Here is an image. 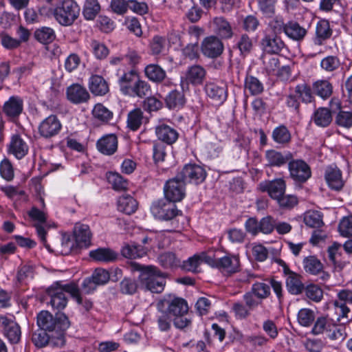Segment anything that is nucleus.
<instances>
[{
  "label": "nucleus",
  "instance_id": "nucleus-1",
  "mask_svg": "<svg viewBox=\"0 0 352 352\" xmlns=\"http://www.w3.org/2000/svg\"><path fill=\"white\" fill-rule=\"evenodd\" d=\"M131 270L140 272L138 280L144 290L154 294L162 293L166 285V274L154 265H143L135 261L129 263Z\"/></svg>",
  "mask_w": 352,
  "mask_h": 352
},
{
  "label": "nucleus",
  "instance_id": "nucleus-2",
  "mask_svg": "<svg viewBox=\"0 0 352 352\" xmlns=\"http://www.w3.org/2000/svg\"><path fill=\"white\" fill-rule=\"evenodd\" d=\"M37 324L39 328L56 336L55 345L65 344V332L70 326V322L65 314L57 313L54 316L48 311H41L37 315Z\"/></svg>",
  "mask_w": 352,
  "mask_h": 352
},
{
  "label": "nucleus",
  "instance_id": "nucleus-3",
  "mask_svg": "<svg viewBox=\"0 0 352 352\" xmlns=\"http://www.w3.org/2000/svg\"><path fill=\"white\" fill-rule=\"evenodd\" d=\"M157 307L166 309L165 311L173 317L175 328L183 330L191 326L192 320L188 317L189 307L184 298L169 294L158 302Z\"/></svg>",
  "mask_w": 352,
  "mask_h": 352
},
{
  "label": "nucleus",
  "instance_id": "nucleus-4",
  "mask_svg": "<svg viewBox=\"0 0 352 352\" xmlns=\"http://www.w3.org/2000/svg\"><path fill=\"white\" fill-rule=\"evenodd\" d=\"M66 292L69 293L78 304L82 302V298L76 284L69 283L60 285L57 282L47 289V294L50 298V303L54 309L61 310L65 308L67 304Z\"/></svg>",
  "mask_w": 352,
  "mask_h": 352
},
{
  "label": "nucleus",
  "instance_id": "nucleus-5",
  "mask_svg": "<svg viewBox=\"0 0 352 352\" xmlns=\"http://www.w3.org/2000/svg\"><path fill=\"white\" fill-rule=\"evenodd\" d=\"M152 215L157 219L161 221H170L173 229L168 231L172 232L179 228V224L175 219L182 215V212L177 209L175 202L166 197L154 201L150 208Z\"/></svg>",
  "mask_w": 352,
  "mask_h": 352
},
{
  "label": "nucleus",
  "instance_id": "nucleus-6",
  "mask_svg": "<svg viewBox=\"0 0 352 352\" xmlns=\"http://www.w3.org/2000/svg\"><path fill=\"white\" fill-rule=\"evenodd\" d=\"M56 21L63 26H70L80 14V7L74 0H63L53 11Z\"/></svg>",
  "mask_w": 352,
  "mask_h": 352
},
{
  "label": "nucleus",
  "instance_id": "nucleus-7",
  "mask_svg": "<svg viewBox=\"0 0 352 352\" xmlns=\"http://www.w3.org/2000/svg\"><path fill=\"white\" fill-rule=\"evenodd\" d=\"M186 183L177 173L175 177L169 179L164 184L165 197L175 203L182 201L186 195Z\"/></svg>",
  "mask_w": 352,
  "mask_h": 352
},
{
  "label": "nucleus",
  "instance_id": "nucleus-8",
  "mask_svg": "<svg viewBox=\"0 0 352 352\" xmlns=\"http://www.w3.org/2000/svg\"><path fill=\"white\" fill-rule=\"evenodd\" d=\"M177 174L186 184L195 185L204 182L207 176L204 168L196 164H186Z\"/></svg>",
  "mask_w": 352,
  "mask_h": 352
},
{
  "label": "nucleus",
  "instance_id": "nucleus-9",
  "mask_svg": "<svg viewBox=\"0 0 352 352\" xmlns=\"http://www.w3.org/2000/svg\"><path fill=\"white\" fill-rule=\"evenodd\" d=\"M288 170L290 177L296 183L303 184L311 176L310 166L302 160H290Z\"/></svg>",
  "mask_w": 352,
  "mask_h": 352
},
{
  "label": "nucleus",
  "instance_id": "nucleus-10",
  "mask_svg": "<svg viewBox=\"0 0 352 352\" xmlns=\"http://www.w3.org/2000/svg\"><path fill=\"white\" fill-rule=\"evenodd\" d=\"M201 52L204 56L208 58H217L223 52V41L217 36H206L201 43Z\"/></svg>",
  "mask_w": 352,
  "mask_h": 352
},
{
  "label": "nucleus",
  "instance_id": "nucleus-11",
  "mask_svg": "<svg viewBox=\"0 0 352 352\" xmlns=\"http://www.w3.org/2000/svg\"><path fill=\"white\" fill-rule=\"evenodd\" d=\"M212 263L210 266L216 267L222 273L230 275L236 272L239 269L240 261L238 256L226 254L224 256L216 258L211 255Z\"/></svg>",
  "mask_w": 352,
  "mask_h": 352
},
{
  "label": "nucleus",
  "instance_id": "nucleus-12",
  "mask_svg": "<svg viewBox=\"0 0 352 352\" xmlns=\"http://www.w3.org/2000/svg\"><path fill=\"white\" fill-rule=\"evenodd\" d=\"M38 133L45 139L56 136L62 129V124L58 117L50 115L45 118L38 125Z\"/></svg>",
  "mask_w": 352,
  "mask_h": 352
},
{
  "label": "nucleus",
  "instance_id": "nucleus-13",
  "mask_svg": "<svg viewBox=\"0 0 352 352\" xmlns=\"http://www.w3.org/2000/svg\"><path fill=\"white\" fill-rule=\"evenodd\" d=\"M262 50L269 54H277L285 47V45L277 32H266L261 41Z\"/></svg>",
  "mask_w": 352,
  "mask_h": 352
},
{
  "label": "nucleus",
  "instance_id": "nucleus-14",
  "mask_svg": "<svg viewBox=\"0 0 352 352\" xmlns=\"http://www.w3.org/2000/svg\"><path fill=\"white\" fill-rule=\"evenodd\" d=\"M302 266L305 272L313 276H318L322 281H327L330 274L324 270V265L316 256H308L303 258Z\"/></svg>",
  "mask_w": 352,
  "mask_h": 352
},
{
  "label": "nucleus",
  "instance_id": "nucleus-15",
  "mask_svg": "<svg viewBox=\"0 0 352 352\" xmlns=\"http://www.w3.org/2000/svg\"><path fill=\"white\" fill-rule=\"evenodd\" d=\"M204 91L206 96L216 104H223L228 97L227 86L223 82H207L204 86Z\"/></svg>",
  "mask_w": 352,
  "mask_h": 352
},
{
  "label": "nucleus",
  "instance_id": "nucleus-16",
  "mask_svg": "<svg viewBox=\"0 0 352 352\" xmlns=\"http://www.w3.org/2000/svg\"><path fill=\"white\" fill-rule=\"evenodd\" d=\"M213 32L221 41L232 38L234 32L230 22L223 16L214 17L210 22Z\"/></svg>",
  "mask_w": 352,
  "mask_h": 352
},
{
  "label": "nucleus",
  "instance_id": "nucleus-17",
  "mask_svg": "<svg viewBox=\"0 0 352 352\" xmlns=\"http://www.w3.org/2000/svg\"><path fill=\"white\" fill-rule=\"evenodd\" d=\"M212 262L211 254L206 252H201L194 254L182 263L181 262L180 267L186 272L198 273L200 272L199 268L202 263L210 265V263H212Z\"/></svg>",
  "mask_w": 352,
  "mask_h": 352
},
{
  "label": "nucleus",
  "instance_id": "nucleus-18",
  "mask_svg": "<svg viewBox=\"0 0 352 352\" xmlns=\"http://www.w3.org/2000/svg\"><path fill=\"white\" fill-rule=\"evenodd\" d=\"M258 188L261 191L267 192L272 199L276 201L285 192L286 182L284 179L278 178L261 182Z\"/></svg>",
  "mask_w": 352,
  "mask_h": 352
},
{
  "label": "nucleus",
  "instance_id": "nucleus-19",
  "mask_svg": "<svg viewBox=\"0 0 352 352\" xmlns=\"http://www.w3.org/2000/svg\"><path fill=\"white\" fill-rule=\"evenodd\" d=\"M0 324L3 329V334L11 344H16L21 339V328L12 318L0 315Z\"/></svg>",
  "mask_w": 352,
  "mask_h": 352
},
{
  "label": "nucleus",
  "instance_id": "nucleus-20",
  "mask_svg": "<svg viewBox=\"0 0 352 352\" xmlns=\"http://www.w3.org/2000/svg\"><path fill=\"white\" fill-rule=\"evenodd\" d=\"M341 244L335 242L329 246L327 250L329 264L332 265L333 270L337 272L342 271L349 263L345 260L340 251Z\"/></svg>",
  "mask_w": 352,
  "mask_h": 352
},
{
  "label": "nucleus",
  "instance_id": "nucleus-21",
  "mask_svg": "<svg viewBox=\"0 0 352 352\" xmlns=\"http://www.w3.org/2000/svg\"><path fill=\"white\" fill-rule=\"evenodd\" d=\"M29 151L28 143L18 133L12 134L8 144V153L13 155L16 159H23Z\"/></svg>",
  "mask_w": 352,
  "mask_h": 352
},
{
  "label": "nucleus",
  "instance_id": "nucleus-22",
  "mask_svg": "<svg viewBox=\"0 0 352 352\" xmlns=\"http://www.w3.org/2000/svg\"><path fill=\"white\" fill-rule=\"evenodd\" d=\"M207 75L206 69L200 65L195 64L188 67L185 72V81L188 85L197 87L203 85Z\"/></svg>",
  "mask_w": 352,
  "mask_h": 352
},
{
  "label": "nucleus",
  "instance_id": "nucleus-23",
  "mask_svg": "<svg viewBox=\"0 0 352 352\" xmlns=\"http://www.w3.org/2000/svg\"><path fill=\"white\" fill-rule=\"evenodd\" d=\"M284 265V272L287 275L285 283L289 293L293 295L301 294L305 289L304 284L302 283L300 275L289 270L288 266L283 261Z\"/></svg>",
  "mask_w": 352,
  "mask_h": 352
},
{
  "label": "nucleus",
  "instance_id": "nucleus-24",
  "mask_svg": "<svg viewBox=\"0 0 352 352\" xmlns=\"http://www.w3.org/2000/svg\"><path fill=\"white\" fill-rule=\"evenodd\" d=\"M23 111V100L19 96H12L6 100L2 108L3 113L10 119H16Z\"/></svg>",
  "mask_w": 352,
  "mask_h": 352
},
{
  "label": "nucleus",
  "instance_id": "nucleus-25",
  "mask_svg": "<svg viewBox=\"0 0 352 352\" xmlns=\"http://www.w3.org/2000/svg\"><path fill=\"white\" fill-rule=\"evenodd\" d=\"M28 215L32 220L38 221V223L34 226L37 235L45 248L50 250V246L46 242V230L42 225L47 220L45 213L36 207H32L28 212Z\"/></svg>",
  "mask_w": 352,
  "mask_h": 352
},
{
  "label": "nucleus",
  "instance_id": "nucleus-26",
  "mask_svg": "<svg viewBox=\"0 0 352 352\" xmlns=\"http://www.w3.org/2000/svg\"><path fill=\"white\" fill-rule=\"evenodd\" d=\"M265 157L267 162L266 166L270 167H280L288 164L290 160H292L293 155L289 152H280L274 149L265 151Z\"/></svg>",
  "mask_w": 352,
  "mask_h": 352
},
{
  "label": "nucleus",
  "instance_id": "nucleus-27",
  "mask_svg": "<svg viewBox=\"0 0 352 352\" xmlns=\"http://www.w3.org/2000/svg\"><path fill=\"white\" fill-rule=\"evenodd\" d=\"M67 98L73 104L87 102L90 95L85 87L79 84H72L67 89Z\"/></svg>",
  "mask_w": 352,
  "mask_h": 352
},
{
  "label": "nucleus",
  "instance_id": "nucleus-28",
  "mask_svg": "<svg viewBox=\"0 0 352 352\" xmlns=\"http://www.w3.org/2000/svg\"><path fill=\"white\" fill-rule=\"evenodd\" d=\"M139 76L138 72L134 69L124 72L120 75L118 78V85L120 92L128 96Z\"/></svg>",
  "mask_w": 352,
  "mask_h": 352
},
{
  "label": "nucleus",
  "instance_id": "nucleus-29",
  "mask_svg": "<svg viewBox=\"0 0 352 352\" xmlns=\"http://www.w3.org/2000/svg\"><path fill=\"white\" fill-rule=\"evenodd\" d=\"M118 138L115 134H107L97 141L96 148L103 155H112L118 149Z\"/></svg>",
  "mask_w": 352,
  "mask_h": 352
},
{
  "label": "nucleus",
  "instance_id": "nucleus-30",
  "mask_svg": "<svg viewBox=\"0 0 352 352\" xmlns=\"http://www.w3.org/2000/svg\"><path fill=\"white\" fill-rule=\"evenodd\" d=\"M324 178L328 186L333 190L339 191L344 186L342 172L336 166H328L325 170Z\"/></svg>",
  "mask_w": 352,
  "mask_h": 352
},
{
  "label": "nucleus",
  "instance_id": "nucleus-31",
  "mask_svg": "<svg viewBox=\"0 0 352 352\" xmlns=\"http://www.w3.org/2000/svg\"><path fill=\"white\" fill-rule=\"evenodd\" d=\"M338 298L340 301L335 300L333 302L336 312L339 316L338 319L348 318L350 309L346 305V302L352 300V292L346 289H342L338 292Z\"/></svg>",
  "mask_w": 352,
  "mask_h": 352
},
{
  "label": "nucleus",
  "instance_id": "nucleus-32",
  "mask_svg": "<svg viewBox=\"0 0 352 352\" xmlns=\"http://www.w3.org/2000/svg\"><path fill=\"white\" fill-rule=\"evenodd\" d=\"M155 133L160 140L167 144L175 143L179 138L177 131L167 124H161L156 126Z\"/></svg>",
  "mask_w": 352,
  "mask_h": 352
},
{
  "label": "nucleus",
  "instance_id": "nucleus-33",
  "mask_svg": "<svg viewBox=\"0 0 352 352\" xmlns=\"http://www.w3.org/2000/svg\"><path fill=\"white\" fill-rule=\"evenodd\" d=\"M90 91L95 96H104L109 91V85L105 79L99 75H92L88 83Z\"/></svg>",
  "mask_w": 352,
  "mask_h": 352
},
{
  "label": "nucleus",
  "instance_id": "nucleus-34",
  "mask_svg": "<svg viewBox=\"0 0 352 352\" xmlns=\"http://www.w3.org/2000/svg\"><path fill=\"white\" fill-rule=\"evenodd\" d=\"M145 76L151 82L160 84L166 78V72L157 64H148L144 69Z\"/></svg>",
  "mask_w": 352,
  "mask_h": 352
},
{
  "label": "nucleus",
  "instance_id": "nucleus-35",
  "mask_svg": "<svg viewBox=\"0 0 352 352\" xmlns=\"http://www.w3.org/2000/svg\"><path fill=\"white\" fill-rule=\"evenodd\" d=\"M56 336L49 332L39 329L34 331L32 336V341L36 347L43 348L46 345H50L55 347H61L54 344Z\"/></svg>",
  "mask_w": 352,
  "mask_h": 352
},
{
  "label": "nucleus",
  "instance_id": "nucleus-36",
  "mask_svg": "<svg viewBox=\"0 0 352 352\" xmlns=\"http://www.w3.org/2000/svg\"><path fill=\"white\" fill-rule=\"evenodd\" d=\"M91 113L94 119L100 124H109L113 119V111L102 103L95 104Z\"/></svg>",
  "mask_w": 352,
  "mask_h": 352
},
{
  "label": "nucleus",
  "instance_id": "nucleus-37",
  "mask_svg": "<svg viewBox=\"0 0 352 352\" xmlns=\"http://www.w3.org/2000/svg\"><path fill=\"white\" fill-rule=\"evenodd\" d=\"M74 234L78 246H88L90 244L91 233L87 225L80 223H76Z\"/></svg>",
  "mask_w": 352,
  "mask_h": 352
},
{
  "label": "nucleus",
  "instance_id": "nucleus-38",
  "mask_svg": "<svg viewBox=\"0 0 352 352\" xmlns=\"http://www.w3.org/2000/svg\"><path fill=\"white\" fill-rule=\"evenodd\" d=\"M164 101L168 109H180L184 106L186 98L182 91L173 89L166 95Z\"/></svg>",
  "mask_w": 352,
  "mask_h": 352
},
{
  "label": "nucleus",
  "instance_id": "nucleus-39",
  "mask_svg": "<svg viewBox=\"0 0 352 352\" xmlns=\"http://www.w3.org/2000/svg\"><path fill=\"white\" fill-rule=\"evenodd\" d=\"M332 34L329 22L327 20H320L317 23L316 28V36L314 43L316 45H322L324 41L329 38Z\"/></svg>",
  "mask_w": 352,
  "mask_h": 352
},
{
  "label": "nucleus",
  "instance_id": "nucleus-40",
  "mask_svg": "<svg viewBox=\"0 0 352 352\" xmlns=\"http://www.w3.org/2000/svg\"><path fill=\"white\" fill-rule=\"evenodd\" d=\"M272 138L275 143L285 146L291 142L292 133L287 126L280 124L273 129Z\"/></svg>",
  "mask_w": 352,
  "mask_h": 352
},
{
  "label": "nucleus",
  "instance_id": "nucleus-41",
  "mask_svg": "<svg viewBox=\"0 0 352 352\" xmlns=\"http://www.w3.org/2000/svg\"><path fill=\"white\" fill-rule=\"evenodd\" d=\"M314 93L323 100L328 99L333 94V85L327 79L318 80L312 85Z\"/></svg>",
  "mask_w": 352,
  "mask_h": 352
},
{
  "label": "nucleus",
  "instance_id": "nucleus-42",
  "mask_svg": "<svg viewBox=\"0 0 352 352\" xmlns=\"http://www.w3.org/2000/svg\"><path fill=\"white\" fill-rule=\"evenodd\" d=\"M335 327L333 320L328 316H321L316 318L311 333L315 336L327 333Z\"/></svg>",
  "mask_w": 352,
  "mask_h": 352
},
{
  "label": "nucleus",
  "instance_id": "nucleus-43",
  "mask_svg": "<svg viewBox=\"0 0 352 352\" xmlns=\"http://www.w3.org/2000/svg\"><path fill=\"white\" fill-rule=\"evenodd\" d=\"M151 93L152 89L151 85L147 81L142 80L139 77L128 96L131 97L144 98L148 96L151 95Z\"/></svg>",
  "mask_w": 352,
  "mask_h": 352
},
{
  "label": "nucleus",
  "instance_id": "nucleus-44",
  "mask_svg": "<svg viewBox=\"0 0 352 352\" xmlns=\"http://www.w3.org/2000/svg\"><path fill=\"white\" fill-rule=\"evenodd\" d=\"M138 201L131 195H124L118 200V209L126 214L134 213L138 209Z\"/></svg>",
  "mask_w": 352,
  "mask_h": 352
},
{
  "label": "nucleus",
  "instance_id": "nucleus-45",
  "mask_svg": "<svg viewBox=\"0 0 352 352\" xmlns=\"http://www.w3.org/2000/svg\"><path fill=\"white\" fill-rule=\"evenodd\" d=\"M159 264L166 270H173L180 267L181 261L176 254L171 252H166L160 254L157 257Z\"/></svg>",
  "mask_w": 352,
  "mask_h": 352
},
{
  "label": "nucleus",
  "instance_id": "nucleus-46",
  "mask_svg": "<svg viewBox=\"0 0 352 352\" xmlns=\"http://www.w3.org/2000/svg\"><path fill=\"white\" fill-rule=\"evenodd\" d=\"M91 258L99 262H113L118 258V254L109 248H98L89 252Z\"/></svg>",
  "mask_w": 352,
  "mask_h": 352
},
{
  "label": "nucleus",
  "instance_id": "nucleus-47",
  "mask_svg": "<svg viewBox=\"0 0 352 352\" xmlns=\"http://www.w3.org/2000/svg\"><path fill=\"white\" fill-rule=\"evenodd\" d=\"M158 314L155 316V323L157 329L161 332H169L172 329L173 318L161 307H158Z\"/></svg>",
  "mask_w": 352,
  "mask_h": 352
},
{
  "label": "nucleus",
  "instance_id": "nucleus-48",
  "mask_svg": "<svg viewBox=\"0 0 352 352\" xmlns=\"http://www.w3.org/2000/svg\"><path fill=\"white\" fill-rule=\"evenodd\" d=\"M284 32L290 38L295 41H300L307 34V30L298 23L290 21L285 25Z\"/></svg>",
  "mask_w": 352,
  "mask_h": 352
},
{
  "label": "nucleus",
  "instance_id": "nucleus-49",
  "mask_svg": "<svg viewBox=\"0 0 352 352\" xmlns=\"http://www.w3.org/2000/svg\"><path fill=\"white\" fill-rule=\"evenodd\" d=\"M144 113L140 108L129 111L127 116L126 125L131 131H135L140 129L143 122Z\"/></svg>",
  "mask_w": 352,
  "mask_h": 352
},
{
  "label": "nucleus",
  "instance_id": "nucleus-50",
  "mask_svg": "<svg viewBox=\"0 0 352 352\" xmlns=\"http://www.w3.org/2000/svg\"><path fill=\"white\" fill-rule=\"evenodd\" d=\"M341 65L340 58L337 56L329 55L323 58L320 63L321 69L328 74H333Z\"/></svg>",
  "mask_w": 352,
  "mask_h": 352
},
{
  "label": "nucleus",
  "instance_id": "nucleus-51",
  "mask_svg": "<svg viewBox=\"0 0 352 352\" xmlns=\"http://www.w3.org/2000/svg\"><path fill=\"white\" fill-rule=\"evenodd\" d=\"M244 87L252 96H257L264 91L263 84L255 76L247 75L245 78Z\"/></svg>",
  "mask_w": 352,
  "mask_h": 352
},
{
  "label": "nucleus",
  "instance_id": "nucleus-52",
  "mask_svg": "<svg viewBox=\"0 0 352 352\" xmlns=\"http://www.w3.org/2000/svg\"><path fill=\"white\" fill-rule=\"evenodd\" d=\"M314 123L321 127L327 126L332 120L331 111L326 107L318 108L314 115Z\"/></svg>",
  "mask_w": 352,
  "mask_h": 352
},
{
  "label": "nucleus",
  "instance_id": "nucleus-53",
  "mask_svg": "<svg viewBox=\"0 0 352 352\" xmlns=\"http://www.w3.org/2000/svg\"><path fill=\"white\" fill-rule=\"evenodd\" d=\"M101 9L98 0H86L85 1L82 14L86 20H94Z\"/></svg>",
  "mask_w": 352,
  "mask_h": 352
},
{
  "label": "nucleus",
  "instance_id": "nucleus-54",
  "mask_svg": "<svg viewBox=\"0 0 352 352\" xmlns=\"http://www.w3.org/2000/svg\"><path fill=\"white\" fill-rule=\"evenodd\" d=\"M34 36L39 43L48 44L55 39L56 34L52 28L49 27H41L35 30Z\"/></svg>",
  "mask_w": 352,
  "mask_h": 352
},
{
  "label": "nucleus",
  "instance_id": "nucleus-55",
  "mask_svg": "<svg viewBox=\"0 0 352 352\" xmlns=\"http://www.w3.org/2000/svg\"><path fill=\"white\" fill-rule=\"evenodd\" d=\"M294 91L302 102L308 104L314 100V93L312 91L311 87L307 83L298 84L294 88Z\"/></svg>",
  "mask_w": 352,
  "mask_h": 352
},
{
  "label": "nucleus",
  "instance_id": "nucleus-56",
  "mask_svg": "<svg viewBox=\"0 0 352 352\" xmlns=\"http://www.w3.org/2000/svg\"><path fill=\"white\" fill-rule=\"evenodd\" d=\"M107 179L115 190H124L127 188L128 181L118 173H107Z\"/></svg>",
  "mask_w": 352,
  "mask_h": 352
},
{
  "label": "nucleus",
  "instance_id": "nucleus-57",
  "mask_svg": "<svg viewBox=\"0 0 352 352\" xmlns=\"http://www.w3.org/2000/svg\"><path fill=\"white\" fill-rule=\"evenodd\" d=\"M121 252L123 256L132 259L142 257L146 254V249L140 245H126Z\"/></svg>",
  "mask_w": 352,
  "mask_h": 352
},
{
  "label": "nucleus",
  "instance_id": "nucleus-58",
  "mask_svg": "<svg viewBox=\"0 0 352 352\" xmlns=\"http://www.w3.org/2000/svg\"><path fill=\"white\" fill-rule=\"evenodd\" d=\"M236 48L240 52V56L245 57L252 52L254 45L252 39L246 34H243L236 43Z\"/></svg>",
  "mask_w": 352,
  "mask_h": 352
},
{
  "label": "nucleus",
  "instance_id": "nucleus-59",
  "mask_svg": "<svg viewBox=\"0 0 352 352\" xmlns=\"http://www.w3.org/2000/svg\"><path fill=\"white\" fill-rule=\"evenodd\" d=\"M304 222L309 227L320 228L323 225L322 215L318 211H308L305 214Z\"/></svg>",
  "mask_w": 352,
  "mask_h": 352
},
{
  "label": "nucleus",
  "instance_id": "nucleus-60",
  "mask_svg": "<svg viewBox=\"0 0 352 352\" xmlns=\"http://www.w3.org/2000/svg\"><path fill=\"white\" fill-rule=\"evenodd\" d=\"M298 322L301 326L309 327L315 320V315L313 310L307 308H303L299 310L298 313Z\"/></svg>",
  "mask_w": 352,
  "mask_h": 352
},
{
  "label": "nucleus",
  "instance_id": "nucleus-61",
  "mask_svg": "<svg viewBox=\"0 0 352 352\" xmlns=\"http://www.w3.org/2000/svg\"><path fill=\"white\" fill-rule=\"evenodd\" d=\"M259 300L267 298L270 295V287L265 283L256 282L252 285L251 291Z\"/></svg>",
  "mask_w": 352,
  "mask_h": 352
},
{
  "label": "nucleus",
  "instance_id": "nucleus-62",
  "mask_svg": "<svg viewBox=\"0 0 352 352\" xmlns=\"http://www.w3.org/2000/svg\"><path fill=\"white\" fill-rule=\"evenodd\" d=\"M91 47L92 53L97 59H104L109 54L108 47L96 40H93L91 42Z\"/></svg>",
  "mask_w": 352,
  "mask_h": 352
},
{
  "label": "nucleus",
  "instance_id": "nucleus-63",
  "mask_svg": "<svg viewBox=\"0 0 352 352\" xmlns=\"http://www.w3.org/2000/svg\"><path fill=\"white\" fill-rule=\"evenodd\" d=\"M306 296L314 301V302H320L323 297V291L322 289L318 285L311 284L307 285L304 289Z\"/></svg>",
  "mask_w": 352,
  "mask_h": 352
},
{
  "label": "nucleus",
  "instance_id": "nucleus-64",
  "mask_svg": "<svg viewBox=\"0 0 352 352\" xmlns=\"http://www.w3.org/2000/svg\"><path fill=\"white\" fill-rule=\"evenodd\" d=\"M338 231L342 236H352V215L344 217L340 220Z\"/></svg>",
  "mask_w": 352,
  "mask_h": 352
}]
</instances>
